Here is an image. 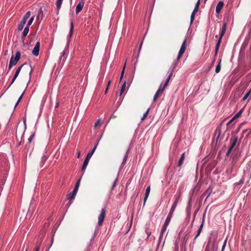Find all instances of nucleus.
<instances>
[{
  "mask_svg": "<svg viewBox=\"0 0 251 251\" xmlns=\"http://www.w3.org/2000/svg\"><path fill=\"white\" fill-rule=\"evenodd\" d=\"M226 22H224L223 25L222 26L221 29L220 33V37L218 40V41L216 43V47H215V54L214 57L213 58V59L212 61L211 62V65L208 67V70H210L213 66V65L215 62L216 58L219 49V47L220 46V44L222 39L223 37L224 36V34H225L226 29Z\"/></svg>",
  "mask_w": 251,
  "mask_h": 251,
  "instance_id": "f257e3e1",
  "label": "nucleus"
},
{
  "mask_svg": "<svg viewBox=\"0 0 251 251\" xmlns=\"http://www.w3.org/2000/svg\"><path fill=\"white\" fill-rule=\"evenodd\" d=\"M178 62H179V61H178L176 59H175L174 61L172 64L171 65V66H170V67L169 69V71L167 73V75H168V78H167L166 82H165V83L164 84V85L163 86L162 91H164L165 88L168 86V83L170 81V79L171 77L172 76L173 73H174L176 67L177 66V65L178 64Z\"/></svg>",
  "mask_w": 251,
  "mask_h": 251,
  "instance_id": "f03ea898",
  "label": "nucleus"
},
{
  "mask_svg": "<svg viewBox=\"0 0 251 251\" xmlns=\"http://www.w3.org/2000/svg\"><path fill=\"white\" fill-rule=\"evenodd\" d=\"M99 140H98L97 141V143L96 144L95 146L94 147L93 149L87 153V154L84 159V161L83 162V165H82V169H81L82 171H83V174L84 173V172L85 171V169L88 164V163L89 162L90 158H91V157L93 155L94 153L95 152V151L97 149V147L98 146V145L99 144Z\"/></svg>",
  "mask_w": 251,
  "mask_h": 251,
  "instance_id": "7ed1b4c3",
  "label": "nucleus"
},
{
  "mask_svg": "<svg viewBox=\"0 0 251 251\" xmlns=\"http://www.w3.org/2000/svg\"><path fill=\"white\" fill-rule=\"evenodd\" d=\"M21 57V52L19 51H17L16 53L15 56L12 55L10 60V62L8 65V71L10 70L13 66H15Z\"/></svg>",
  "mask_w": 251,
  "mask_h": 251,
  "instance_id": "20e7f679",
  "label": "nucleus"
},
{
  "mask_svg": "<svg viewBox=\"0 0 251 251\" xmlns=\"http://www.w3.org/2000/svg\"><path fill=\"white\" fill-rule=\"evenodd\" d=\"M193 193H189V200L187 202V205L186 208V212L187 215V219L189 220L191 216V211L192 208V201L193 197Z\"/></svg>",
  "mask_w": 251,
  "mask_h": 251,
  "instance_id": "39448f33",
  "label": "nucleus"
},
{
  "mask_svg": "<svg viewBox=\"0 0 251 251\" xmlns=\"http://www.w3.org/2000/svg\"><path fill=\"white\" fill-rule=\"evenodd\" d=\"M105 213H106V211H105V208H102L101 210L100 213L98 217V225L99 226H101L102 225L103 222L104 220L105 217Z\"/></svg>",
  "mask_w": 251,
  "mask_h": 251,
  "instance_id": "423d86ee",
  "label": "nucleus"
},
{
  "mask_svg": "<svg viewBox=\"0 0 251 251\" xmlns=\"http://www.w3.org/2000/svg\"><path fill=\"white\" fill-rule=\"evenodd\" d=\"M186 42V39H185L181 46L180 49L179 50V52H178V55L177 56V58L176 59L178 61H179L180 57H181V56L184 53V52L185 51Z\"/></svg>",
  "mask_w": 251,
  "mask_h": 251,
  "instance_id": "0eeeda50",
  "label": "nucleus"
},
{
  "mask_svg": "<svg viewBox=\"0 0 251 251\" xmlns=\"http://www.w3.org/2000/svg\"><path fill=\"white\" fill-rule=\"evenodd\" d=\"M73 30H74V24H73V21L71 20V22H70V29L69 33L68 35L67 43L66 45V50H67L69 47L70 40H71L70 39L73 35Z\"/></svg>",
  "mask_w": 251,
  "mask_h": 251,
  "instance_id": "6e6552de",
  "label": "nucleus"
},
{
  "mask_svg": "<svg viewBox=\"0 0 251 251\" xmlns=\"http://www.w3.org/2000/svg\"><path fill=\"white\" fill-rule=\"evenodd\" d=\"M39 50H40V42H37L32 51V54L34 56H37L39 55Z\"/></svg>",
  "mask_w": 251,
  "mask_h": 251,
  "instance_id": "1a4fd4ad",
  "label": "nucleus"
},
{
  "mask_svg": "<svg viewBox=\"0 0 251 251\" xmlns=\"http://www.w3.org/2000/svg\"><path fill=\"white\" fill-rule=\"evenodd\" d=\"M238 140V138L237 136H232L230 139V145L229 147H231V148L233 149V148L235 146Z\"/></svg>",
  "mask_w": 251,
  "mask_h": 251,
  "instance_id": "9d476101",
  "label": "nucleus"
},
{
  "mask_svg": "<svg viewBox=\"0 0 251 251\" xmlns=\"http://www.w3.org/2000/svg\"><path fill=\"white\" fill-rule=\"evenodd\" d=\"M243 111V109H241L237 113H236L226 124V126H228L229 124H230L233 121L241 116V114Z\"/></svg>",
  "mask_w": 251,
  "mask_h": 251,
  "instance_id": "9b49d317",
  "label": "nucleus"
},
{
  "mask_svg": "<svg viewBox=\"0 0 251 251\" xmlns=\"http://www.w3.org/2000/svg\"><path fill=\"white\" fill-rule=\"evenodd\" d=\"M84 5V2L83 1H80L76 6L75 13L76 14L80 12Z\"/></svg>",
  "mask_w": 251,
  "mask_h": 251,
  "instance_id": "f8f14e48",
  "label": "nucleus"
},
{
  "mask_svg": "<svg viewBox=\"0 0 251 251\" xmlns=\"http://www.w3.org/2000/svg\"><path fill=\"white\" fill-rule=\"evenodd\" d=\"M66 53V50H64L62 52L61 56L60 57L59 64L61 65H63L64 63L66 61V57L65 56Z\"/></svg>",
  "mask_w": 251,
  "mask_h": 251,
  "instance_id": "ddd939ff",
  "label": "nucleus"
},
{
  "mask_svg": "<svg viewBox=\"0 0 251 251\" xmlns=\"http://www.w3.org/2000/svg\"><path fill=\"white\" fill-rule=\"evenodd\" d=\"M224 2L222 1H219L216 7V12L219 14L224 6Z\"/></svg>",
  "mask_w": 251,
  "mask_h": 251,
  "instance_id": "4468645a",
  "label": "nucleus"
},
{
  "mask_svg": "<svg viewBox=\"0 0 251 251\" xmlns=\"http://www.w3.org/2000/svg\"><path fill=\"white\" fill-rule=\"evenodd\" d=\"M48 157H49V156L46 153V152H45V153H44L43 154V156H42L41 159L40 166H41V167L43 166V165H44L45 163L47 161Z\"/></svg>",
  "mask_w": 251,
  "mask_h": 251,
  "instance_id": "2eb2a0df",
  "label": "nucleus"
},
{
  "mask_svg": "<svg viewBox=\"0 0 251 251\" xmlns=\"http://www.w3.org/2000/svg\"><path fill=\"white\" fill-rule=\"evenodd\" d=\"M77 191L78 190L74 189L73 192L70 193L69 195H68V199L70 200L74 199L76 195Z\"/></svg>",
  "mask_w": 251,
  "mask_h": 251,
  "instance_id": "dca6fc26",
  "label": "nucleus"
},
{
  "mask_svg": "<svg viewBox=\"0 0 251 251\" xmlns=\"http://www.w3.org/2000/svg\"><path fill=\"white\" fill-rule=\"evenodd\" d=\"M162 88H161V85L160 86V87L158 88V90L156 92L155 94H154L153 98V101H155L157 100L159 97V93L161 92V93H163L164 91H162Z\"/></svg>",
  "mask_w": 251,
  "mask_h": 251,
  "instance_id": "f3484780",
  "label": "nucleus"
},
{
  "mask_svg": "<svg viewBox=\"0 0 251 251\" xmlns=\"http://www.w3.org/2000/svg\"><path fill=\"white\" fill-rule=\"evenodd\" d=\"M29 27L28 26H26L24 28V31L23 32L22 39L24 40L27 36L28 32H29Z\"/></svg>",
  "mask_w": 251,
  "mask_h": 251,
  "instance_id": "a211bd4d",
  "label": "nucleus"
},
{
  "mask_svg": "<svg viewBox=\"0 0 251 251\" xmlns=\"http://www.w3.org/2000/svg\"><path fill=\"white\" fill-rule=\"evenodd\" d=\"M43 240V237H40V238L38 240V241L37 242L36 247L34 251H39L40 245H41V243L42 242Z\"/></svg>",
  "mask_w": 251,
  "mask_h": 251,
  "instance_id": "6ab92c4d",
  "label": "nucleus"
},
{
  "mask_svg": "<svg viewBox=\"0 0 251 251\" xmlns=\"http://www.w3.org/2000/svg\"><path fill=\"white\" fill-rule=\"evenodd\" d=\"M204 216H205V213H204L203 215V218H202V222H201V223L197 231V233H198V234H200L201 232V230H202V229L203 228V224H204Z\"/></svg>",
  "mask_w": 251,
  "mask_h": 251,
  "instance_id": "aec40b11",
  "label": "nucleus"
},
{
  "mask_svg": "<svg viewBox=\"0 0 251 251\" xmlns=\"http://www.w3.org/2000/svg\"><path fill=\"white\" fill-rule=\"evenodd\" d=\"M43 18V12L42 11V8H40L39 11L38 15L37 16V19L38 20L42 21Z\"/></svg>",
  "mask_w": 251,
  "mask_h": 251,
  "instance_id": "412c9836",
  "label": "nucleus"
},
{
  "mask_svg": "<svg viewBox=\"0 0 251 251\" xmlns=\"http://www.w3.org/2000/svg\"><path fill=\"white\" fill-rule=\"evenodd\" d=\"M251 97V88L245 94L242 98V101H245L249 97Z\"/></svg>",
  "mask_w": 251,
  "mask_h": 251,
  "instance_id": "4be33fe9",
  "label": "nucleus"
},
{
  "mask_svg": "<svg viewBox=\"0 0 251 251\" xmlns=\"http://www.w3.org/2000/svg\"><path fill=\"white\" fill-rule=\"evenodd\" d=\"M221 62H222V60L220 59L219 60L218 64L217 65V66L216 67L215 73L216 74L219 73L220 72V71H221Z\"/></svg>",
  "mask_w": 251,
  "mask_h": 251,
  "instance_id": "5701e85b",
  "label": "nucleus"
},
{
  "mask_svg": "<svg viewBox=\"0 0 251 251\" xmlns=\"http://www.w3.org/2000/svg\"><path fill=\"white\" fill-rule=\"evenodd\" d=\"M184 157H185V153L183 152L181 154V156H180V158H179V160L178 161L177 165L178 166H180L182 165V164H183V161L184 160Z\"/></svg>",
  "mask_w": 251,
  "mask_h": 251,
  "instance_id": "b1692460",
  "label": "nucleus"
},
{
  "mask_svg": "<svg viewBox=\"0 0 251 251\" xmlns=\"http://www.w3.org/2000/svg\"><path fill=\"white\" fill-rule=\"evenodd\" d=\"M25 64H26V63H24L22 65H21L20 66H19L16 70V72L15 73V74H14V75H16V76L18 77V75H19V73L22 68V67L25 65Z\"/></svg>",
  "mask_w": 251,
  "mask_h": 251,
  "instance_id": "393cba45",
  "label": "nucleus"
},
{
  "mask_svg": "<svg viewBox=\"0 0 251 251\" xmlns=\"http://www.w3.org/2000/svg\"><path fill=\"white\" fill-rule=\"evenodd\" d=\"M218 248V243H217L216 238H215L214 239L212 245V249L213 251H214L215 250V251H217Z\"/></svg>",
  "mask_w": 251,
  "mask_h": 251,
  "instance_id": "a878e982",
  "label": "nucleus"
},
{
  "mask_svg": "<svg viewBox=\"0 0 251 251\" xmlns=\"http://www.w3.org/2000/svg\"><path fill=\"white\" fill-rule=\"evenodd\" d=\"M233 172V167H228L227 168L226 170V174L228 176H229L231 177V174Z\"/></svg>",
  "mask_w": 251,
  "mask_h": 251,
  "instance_id": "bb28decb",
  "label": "nucleus"
},
{
  "mask_svg": "<svg viewBox=\"0 0 251 251\" xmlns=\"http://www.w3.org/2000/svg\"><path fill=\"white\" fill-rule=\"evenodd\" d=\"M212 189L211 188V187H209L205 191V192L203 193V195H205L206 194H207V195L206 196V200H207V199L210 196L211 193H212Z\"/></svg>",
  "mask_w": 251,
  "mask_h": 251,
  "instance_id": "cd10ccee",
  "label": "nucleus"
},
{
  "mask_svg": "<svg viewBox=\"0 0 251 251\" xmlns=\"http://www.w3.org/2000/svg\"><path fill=\"white\" fill-rule=\"evenodd\" d=\"M221 128L220 127H217L215 131V135H217L216 137V140L217 141L218 139L219 138L220 135H221Z\"/></svg>",
  "mask_w": 251,
  "mask_h": 251,
  "instance_id": "c85d7f7f",
  "label": "nucleus"
},
{
  "mask_svg": "<svg viewBox=\"0 0 251 251\" xmlns=\"http://www.w3.org/2000/svg\"><path fill=\"white\" fill-rule=\"evenodd\" d=\"M249 59H250V62L248 66H247L245 68V72H247L251 68V52L250 53V54L249 55Z\"/></svg>",
  "mask_w": 251,
  "mask_h": 251,
  "instance_id": "c756f323",
  "label": "nucleus"
},
{
  "mask_svg": "<svg viewBox=\"0 0 251 251\" xmlns=\"http://www.w3.org/2000/svg\"><path fill=\"white\" fill-rule=\"evenodd\" d=\"M126 86V81L125 80L124 81V83H123V84L122 86L121 89L120 93L119 94L120 96H121L122 93L124 92V91L125 90Z\"/></svg>",
  "mask_w": 251,
  "mask_h": 251,
  "instance_id": "7c9ffc66",
  "label": "nucleus"
},
{
  "mask_svg": "<svg viewBox=\"0 0 251 251\" xmlns=\"http://www.w3.org/2000/svg\"><path fill=\"white\" fill-rule=\"evenodd\" d=\"M62 1H63V0H57L56 4V7L58 10H59L60 8L62 3Z\"/></svg>",
  "mask_w": 251,
  "mask_h": 251,
  "instance_id": "2f4dec72",
  "label": "nucleus"
},
{
  "mask_svg": "<svg viewBox=\"0 0 251 251\" xmlns=\"http://www.w3.org/2000/svg\"><path fill=\"white\" fill-rule=\"evenodd\" d=\"M171 219H172V217H170V216H167V218H166V220H165V222H164V225H166V226H168V225H169V223L170 222V221H171Z\"/></svg>",
  "mask_w": 251,
  "mask_h": 251,
  "instance_id": "473e14b6",
  "label": "nucleus"
},
{
  "mask_svg": "<svg viewBox=\"0 0 251 251\" xmlns=\"http://www.w3.org/2000/svg\"><path fill=\"white\" fill-rule=\"evenodd\" d=\"M80 180H81V177L79 178L76 181L75 186V188H74L75 189L78 190L79 185H80Z\"/></svg>",
  "mask_w": 251,
  "mask_h": 251,
  "instance_id": "72a5a7b5",
  "label": "nucleus"
},
{
  "mask_svg": "<svg viewBox=\"0 0 251 251\" xmlns=\"http://www.w3.org/2000/svg\"><path fill=\"white\" fill-rule=\"evenodd\" d=\"M25 24L23 23L20 22V23L18 25V29L19 31H21L23 29L24 25Z\"/></svg>",
  "mask_w": 251,
  "mask_h": 251,
  "instance_id": "f704fd0d",
  "label": "nucleus"
},
{
  "mask_svg": "<svg viewBox=\"0 0 251 251\" xmlns=\"http://www.w3.org/2000/svg\"><path fill=\"white\" fill-rule=\"evenodd\" d=\"M24 124H25V129L24 130V131L22 132V136L20 138V143H21L22 142V140H23V137L24 135V134H25V129H26V124H25V121H24Z\"/></svg>",
  "mask_w": 251,
  "mask_h": 251,
  "instance_id": "c9c22d12",
  "label": "nucleus"
},
{
  "mask_svg": "<svg viewBox=\"0 0 251 251\" xmlns=\"http://www.w3.org/2000/svg\"><path fill=\"white\" fill-rule=\"evenodd\" d=\"M34 16H32V17H31L29 21H28V23H27V25L26 26H28V27H29V26L32 24L33 20H34Z\"/></svg>",
  "mask_w": 251,
  "mask_h": 251,
  "instance_id": "e433bc0d",
  "label": "nucleus"
},
{
  "mask_svg": "<svg viewBox=\"0 0 251 251\" xmlns=\"http://www.w3.org/2000/svg\"><path fill=\"white\" fill-rule=\"evenodd\" d=\"M163 234L164 233H162V232H160V235H159V239H158V245H159V244H160L161 243V240H162L163 239Z\"/></svg>",
  "mask_w": 251,
  "mask_h": 251,
  "instance_id": "4c0bfd02",
  "label": "nucleus"
},
{
  "mask_svg": "<svg viewBox=\"0 0 251 251\" xmlns=\"http://www.w3.org/2000/svg\"><path fill=\"white\" fill-rule=\"evenodd\" d=\"M150 190H151L150 186H148L146 188V192H145V196L149 197L150 193Z\"/></svg>",
  "mask_w": 251,
  "mask_h": 251,
  "instance_id": "58836bf2",
  "label": "nucleus"
},
{
  "mask_svg": "<svg viewBox=\"0 0 251 251\" xmlns=\"http://www.w3.org/2000/svg\"><path fill=\"white\" fill-rule=\"evenodd\" d=\"M167 226H166V225H165L163 224L160 232H162V233H164L167 229Z\"/></svg>",
  "mask_w": 251,
  "mask_h": 251,
  "instance_id": "ea45409f",
  "label": "nucleus"
},
{
  "mask_svg": "<svg viewBox=\"0 0 251 251\" xmlns=\"http://www.w3.org/2000/svg\"><path fill=\"white\" fill-rule=\"evenodd\" d=\"M127 157H128V155H127V154L125 155V156L123 158V159L122 165H124L126 163V162L127 160Z\"/></svg>",
  "mask_w": 251,
  "mask_h": 251,
  "instance_id": "a19ab883",
  "label": "nucleus"
},
{
  "mask_svg": "<svg viewBox=\"0 0 251 251\" xmlns=\"http://www.w3.org/2000/svg\"><path fill=\"white\" fill-rule=\"evenodd\" d=\"M149 111H150V108H148L147 109V110L146 111V112L143 114V117L141 118L142 120H143L144 119H145L146 118V117H147V116Z\"/></svg>",
  "mask_w": 251,
  "mask_h": 251,
  "instance_id": "79ce46f5",
  "label": "nucleus"
},
{
  "mask_svg": "<svg viewBox=\"0 0 251 251\" xmlns=\"http://www.w3.org/2000/svg\"><path fill=\"white\" fill-rule=\"evenodd\" d=\"M30 11H27L25 15L24 16V18L26 19L27 20L29 18L30 15Z\"/></svg>",
  "mask_w": 251,
  "mask_h": 251,
  "instance_id": "37998d69",
  "label": "nucleus"
},
{
  "mask_svg": "<svg viewBox=\"0 0 251 251\" xmlns=\"http://www.w3.org/2000/svg\"><path fill=\"white\" fill-rule=\"evenodd\" d=\"M210 241H209L204 250V251H210Z\"/></svg>",
  "mask_w": 251,
  "mask_h": 251,
  "instance_id": "c03bdc74",
  "label": "nucleus"
},
{
  "mask_svg": "<svg viewBox=\"0 0 251 251\" xmlns=\"http://www.w3.org/2000/svg\"><path fill=\"white\" fill-rule=\"evenodd\" d=\"M17 77V76H16V75H14L13 77L12 80V81L10 83V84H9V85L8 86V87L7 89H8L11 86V85L14 83L15 80L16 79Z\"/></svg>",
  "mask_w": 251,
  "mask_h": 251,
  "instance_id": "a18cd8bd",
  "label": "nucleus"
},
{
  "mask_svg": "<svg viewBox=\"0 0 251 251\" xmlns=\"http://www.w3.org/2000/svg\"><path fill=\"white\" fill-rule=\"evenodd\" d=\"M17 77V76H16V75H14L13 77L12 80V81L10 83V84H9V85L8 86V87L7 89H8L11 86V85L14 83L15 80L16 79Z\"/></svg>",
  "mask_w": 251,
  "mask_h": 251,
  "instance_id": "49530a36",
  "label": "nucleus"
},
{
  "mask_svg": "<svg viewBox=\"0 0 251 251\" xmlns=\"http://www.w3.org/2000/svg\"><path fill=\"white\" fill-rule=\"evenodd\" d=\"M125 66H126V63L125 64V65L123 68V70L122 71V72H121V76H120V81L122 80L123 76H124V71H125Z\"/></svg>",
  "mask_w": 251,
  "mask_h": 251,
  "instance_id": "de8ad7c7",
  "label": "nucleus"
},
{
  "mask_svg": "<svg viewBox=\"0 0 251 251\" xmlns=\"http://www.w3.org/2000/svg\"><path fill=\"white\" fill-rule=\"evenodd\" d=\"M175 210V209H173L171 208V209H170V210L169 211V214H168L167 216H170L171 217H172L173 214Z\"/></svg>",
  "mask_w": 251,
  "mask_h": 251,
  "instance_id": "09e8293b",
  "label": "nucleus"
},
{
  "mask_svg": "<svg viewBox=\"0 0 251 251\" xmlns=\"http://www.w3.org/2000/svg\"><path fill=\"white\" fill-rule=\"evenodd\" d=\"M177 202H176V201H174L172 206H171V208L173 209H176V207L177 206Z\"/></svg>",
  "mask_w": 251,
  "mask_h": 251,
  "instance_id": "8fccbe9b",
  "label": "nucleus"
},
{
  "mask_svg": "<svg viewBox=\"0 0 251 251\" xmlns=\"http://www.w3.org/2000/svg\"><path fill=\"white\" fill-rule=\"evenodd\" d=\"M117 181H118V176L116 178V179H115V180L113 183L112 187V190H113L114 188H115V187L116 186Z\"/></svg>",
  "mask_w": 251,
  "mask_h": 251,
  "instance_id": "3c124183",
  "label": "nucleus"
},
{
  "mask_svg": "<svg viewBox=\"0 0 251 251\" xmlns=\"http://www.w3.org/2000/svg\"><path fill=\"white\" fill-rule=\"evenodd\" d=\"M181 196V193L179 192L178 196H177L176 198V199L175 201H176V202L178 203Z\"/></svg>",
  "mask_w": 251,
  "mask_h": 251,
  "instance_id": "603ef678",
  "label": "nucleus"
},
{
  "mask_svg": "<svg viewBox=\"0 0 251 251\" xmlns=\"http://www.w3.org/2000/svg\"><path fill=\"white\" fill-rule=\"evenodd\" d=\"M34 135H35V133H33L32 134H31L30 137L28 138V142L30 143L31 142V141L32 140V139H33L34 137Z\"/></svg>",
  "mask_w": 251,
  "mask_h": 251,
  "instance_id": "864d4df0",
  "label": "nucleus"
},
{
  "mask_svg": "<svg viewBox=\"0 0 251 251\" xmlns=\"http://www.w3.org/2000/svg\"><path fill=\"white\" fill-rule=\"evenodd\" d=\"M29 66H30V68H31V70H30V72H29V79L28 82H30V79H31V75L32 72H33V68H32V66H31V65L30 64L29 65Z\"/></svg>",
  "mask_w": 251,
  "mask_h": 251,
  "instance_id": "5fc2aeb1",
  "label": "nucleus"
},
{
  "mask_svg": "<svg viewBox=\"0 0 251 251\" xmlns=\"http://www.w3.org/2000/svg\"><path fill=\"white\" fill-rule=\"evenodd\" d=\"M100 119H98L95 123L94 126L95 127H97V126L100 124Z\"/></svg>",
  "mask_w": 251,
  "mask_h": 251,
  "instance_id": "6e6d98bb",
  "label": "nucleus"
},
{
  "mask_svg": "<svg viewBox=\"0 0 251 251\" xmlns=\"http://www.w3.org/2000/svg\"><path fill=\"white\" fill-rule=\"evenodd\" d=\"M200 0H198L195 5V8L198 9L199 6H200Z\"/></svg>",
  "mask_w": 251,
  "mask_h": 251,
  "instance_id": "4d7b16f0",
  "label": "nucleus"
},
{
  "mask_svg": "<svg viewBox=\"0 0 251 251\" xmlns=\"http://www.w3.org/2000/svg\"><path fill=\"white\" fill-rule=\"evenodd\" d=\"M96 234V230L95 231L94 234L90 239V243H91L95 239Z\"/></svg>",
  "mask_w": 251,
  "mask_h": 251,
  "instance_id": "13d9d810",
  "label": "nucleus"
},
{
  "mask_svg": "<svg viewBox=\"0 0 251 251\" xmlns=\"http://www.w3.org/2000/svg\"><path fill=\"white\" fill-rule=\"evenodd\" d=\"M195 16L191 15L190 17V24H192L194 21Z\"/></svg>",
  "mask_w": 251,
  "mask_h": 251,
  "instance_id": "bf43d9fd",
  "label": "nucleus"
},
{
  "mask_svg": "<svg viewBox=\"0 0 251 251\" xmlns=\"http://www.w3.org/2000/svg\"><path fill=\"white\" fill-rule=\"evenodd\" d=\"M198 10V9L194 8L193 11H192V12L191 13V15H193V16H195V14L197 12Z\"/></svg>",
  "mask_w": 251,
  "mask_h": 251,
  "instance_id": "052dcab7",
  "label": "nucleus"
},
{
  "mask_svg": "<svg viewBox=\"0 0 251 251\" xmlns=\"http://www.w3.org/2000/svg\"><path fill=\"white\" fill-rule=\"evenodd\" d=\"M226 239L225 240L224 243V244H223V245L222 246V250L223 251H224L225 248L226 246Z\"/></svg>",
  "mask_w": 251,
  "mask_h": 251,
  "instance_id": "680f3d73",
  "label": "nucleus"
},
{
  "mask_svg": "<svg viewBox=\"0 0 251 251\" xmlns=\"http://www.w3.org/2000/svg\"><path fill=\"white\" fill-rule=\"evenodd\" d=\"M148 198V197L145 196L144 199L143 206H145Z\"/></svg>",
  "mask_w": 251,
  "mask_h": 251,
  "instance_id": "e2e57ef3",
  "label": "nucleus"
},
{
  "mask_svg": "<svg viewBox=\"0 0 251 251\" xmlns=\"http://www.w3.org/2000/svg\"><path fill=\"white\" fill-rule=\"evenodd\" d=\"M24 93H25V91L22 94V95H21V96L20 97V98L17 101L18 103L20 102V100H21V99H22V97H23V95L24 94Z\"/></svg>",
  "mask_w": 251,
  "mask_h": 251,
  "instance_id": "0e129e2a",
  "label": "nucleus"
},
{
  "mask_svg": "<svg viewBox=\"0 0 251 251\" xmlns=\"http://www.w3.org/2000/svg\"><path fill=\"white\" fill-rule=\"evenodd\" d=\"M244 178H242L240 180L239 182L237 183V185H240V184H243V183H244Z\"/></svg>",
  "mask_w": 251,
  "mask_h": 251,
  "instance_id": "69168bd1",
  "label": "nucleus"
},
{
  "mask_svg": "<svg viewBox=\"0 0 251 251\" xmlns=\"http://www.w3.org/2000/svg\"><path fill=\"white\" fill-rule=\"evenodd\" d=\"M26 20L27 19H25L24 18V17L23 18L22 21H21V23H23V24H25L26 22Z\"/></svg>",
  "mask_w": 251,
  "mask_h": 251,
  "instance_id": "338daca9",
  "label": "nucleus"
},
{
  "mask_svg": "<svg viewBox=\"0 0 251 251\" xmlns=\"http://www.w3.org/2000/svg\"><path fill=\"white\" fill-rule=\"evenodd\" d=\"M232 150H233V149L231 148V147H229L228 149L227 150V151L228 152V153H230Z\"/></svg>",
  "mask_w": 251,
  "mask_h": 251,
  "instance_id": "774afa93",
  "label": "nucleus"
}]
</instances>
